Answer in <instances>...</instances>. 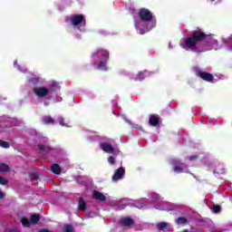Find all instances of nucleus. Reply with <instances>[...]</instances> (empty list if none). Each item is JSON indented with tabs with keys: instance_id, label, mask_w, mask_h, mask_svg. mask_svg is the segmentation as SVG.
Instances as JSON below:
<instances>
[{
	"instance_id": "nucleus-32",
	"label": "nucleus",
	"mask_w": 232,
	"mask_h": 232,
	"mask_svg": "<svg viewBox=\"0 0 232 232\" xmlns=\"http://www.w3.org/2000/svg\"><path fill=\"white\" fill-rule=\"evenodd\" d=\"M1 198H5V193H3L1 190H0V200Z\"/></svg>"
},
{
	"instance_id": "nucleus-19",
	"label": "nucleus",
	"mask_w": 232,
	"mask_h": 232,
	"mask_svg": "<svg viewBox=\"0 0 232 232\" xmlns=\"http://www.w3.org/2000/svg\"><path fill=\"white\" fill-rule=\"evenodd\" d=\"M43 122L44 124H53V122H55L53 121V118H52V116H44L43 118Z\"/></svg>"
},
{
	"instance_id": "nucleus-29",
	"label": "nucleus",
	"mask_w": 232,
	"mask_h": 232,
	"mask_svg": "<svg viewBox=\"0 0 232 232\" xmlns=\"http://www.w3.org/2000/svg\"><path fill=\"white\" fill-rule=\"evenodd\" d=\"M108 163H109V164H111V165L115 164V157L110 156V157L108 158Z\"/></svg>"
},
{
	"instance_id": "nucleus-22",
	"label": "nucleus",
	"mask_w": 232,
	"mask_h": 232,
	"mask_svg": "<svg viewBox=\"0 0 232 232\" xmlns=\"http://www.w3.org/2000/svg\"><path fill=\"white\" fill-rule=\"evenodd\" d=\"M166 227H168V223L166 222H160L157 224V229H159V231H164Z\"/></svg>"
},
{
	"instance_id": "nucleus-28",
	"label": "nucleus",
	"mask_w": 232,
	"mask_h": 232,
	"mask_svg": "<svg viewBox=\"0 0 232 232\" xmlns=\"http://www.w3.org/2000/svg\"><path fill=\"white\" fill-rule=\"evenodd\" d=\"M220 211H221L220 206H219V205H214V207H213V212H214V213H220Z\"/></svg>"
},
{
	"instance_id": "nucleus-34",
	"label": "nucleus",
	"mask_w": 232,
	"mask_h": 232,
	"mask_svg": "<svg viewBox=\"0 0 232 232\" xmlns=\"http://www.w3.org/2000/svg\"><path fill=\"white\" fill-rule=\"evenodd\" d=\"M97 55V53H93L92 57H95Z\"/></svg>"
},
{
	"instance_id": "nucleus-23",
	"label": "nucleus",
	"mask_w": 232,
	"mask_h": 232,
	"mask_svg": "<svg viewBox=\"0 0 232 232\" xmlns=\"http://www.w3.org/2000/svg\"><path fill=\"white\" fill-rule=\"evenodd\" d=\"M0 146L1 148H5V150H7L10 148V142L0 140Z\"/></svg>"
},
{
	"instance_id": "nucleus-27",
	"label": "nucleus",
	"mask_w": 232,
	"mask_h": 232,
	"mask_svg": "<svg viewBox=\"0 0 232 232\" xmlns=\"http://www.w3.org/2000/svg\"><path fill=\"white\" fill-rule=\"evenodd\" d=\"M0 184L2 186H6V184H8V179H5L4 177L0 176Z\"/></svg>"
},
{
	"instance_id": "nucleus-12",
	"label": "nucleus",
	"mask_w": 232,
	"mask_h": 232,
	"mask_svg": "<svg viewBox=\"0 0 232 232\" xmlns=\"http://www.w3.org/2000/svg\"><path fill=\"white\" fill-rule=\"evenodd\" d=\"M186 169H188V165H186L184 163H179V164L176 165L174 168L175 173H184V171H186Z\"/></svg>"
},
{
	"instance_id": "nucleus-21",
	"label": "nucleus",
	"mask_w": 232,
	"mask_h": 232,
	"mask_svg": "<svg viewBox=\"0 0 232 232\" xmlns=\"http://www.w3.org/2000/svg\"><path fill=\"white\" fill-rule=\"evenodd\" d=\"M21 223L24 226V227H30L32 226V222L28 220L26 218H22Z\"/></svg>"
},
{
	"instance_id": "nucleus-18",
	"label": "nucleus",
	"mask_w": 232,
	"mask_h": 232,
	"mask_svg": "<svg viewBox=\"0 0 232 232\" xmlns=\"http://www.w3.org/2000/svg\"><path fill=\"white\" fill-rule=\"evenodd\" d=\"M10 171V166L5 163H0V173H8Z\"/></svg>"
},
{
	"instance_id": "nucleus-10",
	"label": "nucleus",
	"mask_w": 232,
	"mask_h": 232,
	"mask_svg": "<svg viewBox=\"0 0 232 232\" xmlns=\"http://www.w3.org/2000/svg\"><path fill=\"white\" fill-rule=\"evenodd\" d=\"M38 150L41 153H43V155H48V153H50V151H53V148L50 147V146H46L44 144H41L39 143L38 145Z\"/></svg>"
},
{
	"instance_id": "nucleus-1",
	"label": "nucleus",
	"mask_w": 232,
	"mask_h": 232,
	"mask_svg": "<svg viewBox=\"0 0 232 232\" xmlns=\"http://www.w3.org/2000/svg\"><path fill=\"white\" fill-rule=\"evenodd\" d=\"M206 39H208V34L202 29L198 28L192 31L190 35L185 39L183 48H187V50L195 53H204V52H208L206 44H204Z\"/></svg>"
},
{
	"instance_id": "nucleus-6",
	"label": "nucleus",
	"mask_w": 232,
	"mask_h": 232,
	"mask_svg": "<svg viewBox=\"0 0 232 232\" xmlns=\"http://www.w3.org/2000/svg\"><path fill=\"white\" fill-rule=\"evenodd\" d=\"M198 77H199L203 81H206L207 82H213V81L215 80V76H213V74L202 71L198 72Z\"/></svg>"
},
{
	"instance_id": "nucleus-4",
	"label": "nucleus",
	"mask_w": 232,
	"mask_h": 232,
	"mask_svg": "<svg viewBox=\"0 0 232 232\" xmlns=\"http://www.w3.org/2000/svg\"><path fill=\"white\" fill-rule=\"evenodd\" d=\"M124 175H126V169H124L123 167H120L118 169H116L111 178L112 182H118V180H122V179H124Z\"/></svg>"
},
{
	"instance_id": "nucleus-5",
	"label": "nucleus",
	"mask_w": 232,
	"mask_h": 232,
	"mask_svg": "<svg viewBox=\"0 0 232 232\" xmlns=\"http://www.w3.org/2000/svg\"><path fill=\"white\" fill-rule=\"evenodd\" d=\"M34 93L37 95V97H46L50 94V90L44 86L39 87V88H34L33 89Z\"/></svg>"
},
{
	"instance_id": "nucleus-8",
	"label": "nucleus",
	"mask_w": 232,
	"mask_h": 232,
	"mask_svg": "<svg viewBox=\"0 0 232 232\" xmlns=\"http://www.w3.org/2000/svg\"><path fill=\"white\" fill-rule=\"evenodd\" d=\"M119 224L121 226H123L124 227H130L131 226H133V224H135V221L133 220V218H130V217H126L121 218L119 221Z\"/></svg>"
},
{
	"instance_id": "nucleus-24",
	"label": "nucleus",
	"mask_w": 232,
	"mask_h": 232,
	"mask_svg": "<svg viewBox=\"0 0 232 232\" xmlns=\"http://www.w3.org/2000/svg\"><path fill=\"white\" fill-rule=\"evenodd\" d=\"M144 79H146V74L144 73V72H140L138 73L136 81H144Z\"/></svg>"
},
{
	"instance_id": "nucleus-9",
	"label": "nucleus",
	"mask_w": 232,
	"mask_h": 232,
	"mask_svg": "<svg viewBox=\"0 0 232 232\" xmlns=\"http://www.w3.org/2000/svg\"><path fill=\"white\" fill-rule=\"evenodd\" d=\"M101 150H102V151H104L105 153H113V151H115V149L113 148V146L111 145V143H108V142H102L100 145Z\"/></svg>"
},
{
	"instance_id": "nucleus-3",
	"label": "nucleus",
	"mask_w": 232,
	"mask_h": 232,
	"mask_svg": "<svg viewBox=\"0 0 232 232\" xmlns=\"http://www.w3.org/2000/svg\"><path fill=\"white\" fill-rule=\"evenodd\" d=\"M71 24L72 26H79V24L86 26V18H84L83 14H74L71 17Z\"/></svg>"
},
{
	"instance_id": "nucleus-14",
	"label": "nucleus",
	"mask_w": 232,
	"mask_h": 232,
	"mask_svg": "<svg viewBox=\"0 0 232 232\" xmlns=\"http://www.w3.org/2000/svg\"><path fill=\"white\" fill-rule=\"evenodd\" d=\"M108 62L102 60L98 65H96V70H102L103 72H108V66L106 65Z\"/></svg>"
},
{
	"instance_id": "nucleus-25",
	"label": "nucleus",
	"mask_w": 232,
	"mask_h": 232,
	"mask_svg": "<svg viewBox=\"0 0 232 232\" xmlns=\"http://www.w3.org/2000/svg\"><path fill=\"white\" fill-rule=\"evenodd\" d=\"M63 231L64 232H73V227L72 225H64Z\"/></svg>"
},
{
	"instance_id": "nucleus-30",
	"label": "nucleus",
	"mask_w": 232,
	"mask_h": 232,
	"mask_svg": "<svg viewBox=\"0 0 232 232\" xmlns=\"http://www.w3.org/2000/svg\"><path fill=\"white\" fill-rule=\"evenodd\" d=\"M197 159H198V156L197 155H192L189 157V160H197Z\"/></svg>"
},
{
	"instance_id": "nucleus-35",
	"label": "nucleus",
	"mask_w": 232,
	"mask_h": 232,
	"mask_svg": "<svg viewBox=\"0 0 232 232\" xmlns=\"http://www.w3.org/2000/svg\"><path fill=\"white\" fill-rule=\"evenodd\" d=\"M215 1H220V0H210V3H215Z\"/></svg>"
},
{
	"instance_id": "nucleus-36",
	"label": "nucleus",
	"mask_w": 232,
	"mask_h": 232,
	"mask_svg": "<svg viewBox=\"0 0 232 232\" xmlns=\"http://www.w3.org/2000/svg\"><path fill=\"white\" fill-rule=\"evenodd\" d=\"M78 29H79V30H80V32H81V27H79Z\"/></svg>"
},
{
	"instance_id": "nucleus-17",
	"label": "nucleus",
	"mask_w": 232,
	"mask_h": 232,
	"mask_svg": "<svg viewBox=\"0 0 232 232\" xmlns=\"http://www.w3.org/2000/svg\"><path fill=\"white\" fill-rule=\"evenodd\" d=\"M176 224H178V226H186V224H188V218L179 217L176 219Z\"/></svg>"
},
{
	"instance_id": "nucleus-33",
	"label": "nucleus",
	"mask_w": 232,
	"mask_h": 232,
	"mask_svg": "<svg viewBox=\"0 0 232 232\" xmlns=\"http://www.w3.org/2000/svg\"><path fill=\"white\" fill-rule=\"evenodd\" d=\"M39 232H51V231L46 228H44V229H41Z\"/></svg>"
},
{
	"instance_id": "nucleus-2",
	"label": "nucleus",
	"mask_w": 232,
	"mask_h": 232,
	"mask_svg": "<svg viewBox=\"0 0 232 232\" xmlns=\"http://www.w3.org/2000/svg\"><path fill=\"white\" fill-rule=\"evenodd\" d=\"M138 18L142 21V23H151L153 21V13L146 8H140L138 12Z\"/></svg>"
},
{
	"instance_id": "nucleus-15",
	"label": "nucleus",
	"mask_w": 232,
	"mask_h": 232,
	"mask_svg": "<svg viewBox=\"0 0 232 232\" xmlns=\"http://www.w3.org/2000/svg\"><path fill=\"white\" fill-rule=\"evenodd\" d=\"M102 53V57L103 59V61H106V62L110 61V52H108L104 49H102V50L98 51V53Z\"/></svg>"
},
{
	"instance_id": "nucleus-31",
	"label": "nucleus",
	"mask_w": 232,
	"mask_h": 232,
	"mask_svg": "<svg viewBox=\"0 0 232 232\" xmlns=\"http://www.w3.org/2000/svg\"><path fill=\"white\" fill-rule=\"evenodd\" d=\"M155 26H157V22H152L150 29L151 30L152 28H155Z\"/></svg>"
},
{
	"instance_id": "nucleus-20",
	"label": "nucleus",
	"mask_w": 232,
	"mask_h": 232,
	"mask_svg": "<svg viewBox=\"0 0 232 232\" xmlns=\"http://www.w3.org/2000/svg\"><path fill=\"white\" fill-rule=\"evenodd\" d=\"M41 220V216L39 214H33L31 216V224H37Z\"/></svg>"
},
{
	"instance_id": "nucleus-16",
	"label": "nucleus",
	"mask_w": 232,
	"mask_h": 232,
	"mask_svg": "<svg viewBox=\"0 0 232 232\" xmlns=\"http://www.w3.org/2000/svg\"><path fill=\"white\" fill-rule=\"evenodd\" d=\"M78 209L80 211H84V209H86V202L84 201V198H79Z\"/></svg>"
},
{
	"instance_id": "nucleus-7",
	"label": "nucleus",
	"mask_w": 232,
	"mask_h": 232,
	"mask_svg": "<svg viewBox=\"0 0 232 232\" xmlns=\"http://www.w3.org/2000/svg\"><path fill=\"white\" fill-rule=\"evenodd\" d=\"M149 124L157 128V126L160 125V118L157 114H151L149 119Z\"/></svg>"
},
{
	"instance_id": "nucleus-26",
	"label": "nucleus",
	"mask_w": 232,
	"mask_h": 232,
	"mask_svg": "<svg viewBox=\"0 0 232 232\" xmlns=\"http://www.w3.org/2000/svg\"><path fill=\"white\" fill-rule=\"evenodd\" d=\"M30 179H32L33 180H39V175L35 172H32L29 175Z\"/></svg>"
},
{
	"instance_id": "nucleus-13",
	"label": "nucleus",
	"mask_w": 232,
	"mask_h": 232,
	"mask_svg": "<svg viewBox=\"0 0 232 232\" xmlns=\"http://www.w3.org/2000/svg\"><path fill=\"white\" fill-rule=\"evenodd\" d=\"M51 171H52L54 175H61V171H63V169H61V166H59V164L53 163V164L51 166Z\"/></svg>"
},
{
	"instance_id": "nucleus-37",
	"label": "nucleus",
	"mask_w": 232,
	"mask_h": 232,
	"mask_svg": "<svg viewBox=\"0 0 232 232\" xmlns=\"http://www.w3.org/2000/svg\"><path fill=\"white\" fill-rule=\"evenodd\" d=\"M140 130H142V127H140Z\"/></svg>"
},
{
	"instance_id": "nucleus-11",
	"label": "nucleus",
	"mask_w": 232,
	"mask_h": 232,
	"mask_svg": "<svg viewBox=\"0 0 232 232\" xmlns=\"http://www.w3.org/2000/svg\"><path fill=\"white\" fill-rule=\"evenodd\" d=\"M92 198H94L95 200H100V202H106V196L97 190L93 191Z\"/></svg>"
}]
</instances>
